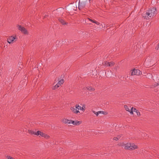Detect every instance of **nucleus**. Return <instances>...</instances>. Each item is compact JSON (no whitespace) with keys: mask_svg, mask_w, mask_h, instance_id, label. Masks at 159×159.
Here are the masks:
<instances>
[{"mask_svg":"<svg viewBox=\"0 0 159 159\" xmlns=\"http://www.w3.org/2000/svg\"><path fill=\"white\" fill-rule=\"evenodd\" d=\"M58 20L63 25H66L67 24L65 21L62 18H59L58 19Z\"/></svg>","mask_w":159,"mask_h":159,"instance_id":"nucleus-16","label":"nucleus"},{"mask_svg":"<svg viewBox=\"0 0 159 159\" xmlns=\"http://www.w3.org/2000/svg\"><path fill=\"white\" fill-rule=\"evenodd\" d=\"M137 146L134 144H130V150H133L137 149Z\"/></svg>","mask_w":159,"mask_h":159,"instance_id":"nucleus-14","label":"nucleus"},{"mask_svg":"<svg viewBox=\"0 0 159 159\" xmlns=\"http://www.w3.org/2000/svg\"><path fill=\"white\" fill-rule=\"evenodd\" d=\"M98 112L99 113V114L102 113L105 115H106L107 114V113L106 112H105V111H98Z\"/></svg>","mask_w":159,"mask_h":159,"instance_id":"nucleus-22","label":"nucleus"},{"mask_svg":"<svg viewBox=\"0 0 159 159\" xmlns=\"http://www.w3.org/2000/svg\"><path fill=\"white\" fill-rule=\"evenodd\" d=\"M57 11H55V12H57Z\"/></svg>","mask_w":159,"mask_h":159,"instance_id":"nucleus-30","label":"nucleus"},{"mask_svg":"<svg viewBox=\"0 0 159 159\" xmlns=\"http://www.w3.org/2000/svg\"><path fill=\"white\" fill-rule=\"evenodd\" d=\"M141 74V71L138 69H134L131 72L132 75H139Z\"/></svg>","mask_w":159,"mask_h":159,"instance_id":"nucleus-7","label":"nucleus"},{"mask_svg":"<svg viewBox=\"0 0 159 159\" xmlns=\"http://www.w3.org/2000/svg\"><path fill=\"white\" fill-rule=\"evenodd\" d=\"M99 114V112H98V111L97 112H96L95 114L97 116H98Z\"/></svg>","mask_w":159,"mask_h":159,"instance_id":"nucleus-27","label":"nucleus"},{"mask_svg":"<svg viewBox=\"0 0 159 159\" xmlns=\"http://www.w3.org/2000/svg\"><path fill=\"white\" fill-rule=\"evenodd\" d=\"M93 112L94 114H96V112H95V111H93Z\"/></svg>","mask_w":159,"mask_h":159,"instance_id":"nucleus-28","label":"nucleus"},{"mask_svg":"<svg viewBox=\"0 0 159 159\" xmlns=\"http://www.w3.org/2000/svg\"><path fill=\"white\" fill-rule=\"evenodd\" d=\"M86 109L85 106V105H83L82 107H81V111H82L83 112H84Z\"/></svg>","mask_w":159,"mask_h":159,"instance_id":"nucleus-21","label":"nucleus"},{"mask_svg":"<svg viewBox=\"0 0 159 159\" xmlns=\"http://www.w3.org/2000/svg\"><path fill=\"white\" fill-rule=\"evenodd\" d=\"M64 82V80L63 79L61 80L57 84L53 86L52 88V89L55 90L57 89Z\"/></svg>","mask_w":159,"mask_h":159,"instance_id":"nucleus-4","label":"nucleus"},{"mask_svg":"<svg viewBox=\"0 0 159 159\" xmlns=\"http://www.w3.org/2000/svg\"><path fill=\"white\" fill-rule=\"evenodd\" d=\"M28 132L31 134H34L37 136L39 135L40 131H36V130H29Z\"/></svg>","mask_w":159,"mask_h":159,"instance_id":"nucleus-6","label":"nucleus"},{"mask_svg":"<svg viewBox=\"0 0 159 159\" xmlns=\"http://www.w3.org/2000/svg\"><path fill=\"white\" fill-rule=\"evenodd\" d=\"M133 112L135 111V112H137L138 111L135 108H134V107H133Z\"/></svg>","mask_w":159,"mask_h":159,"instance_id":"nucleus-25","label":"nucleus"},{"mask_svg":"<svg viewBox=\"0 0 159 159\" xmlns=\"http://www.w3.org/2000/svg\"><path fill=\"white\" fill-rule=\"evenodd\" d=\"M71 120H69L67 119H63L62 120V122L65 124H70L71 123Z\"/></svg>","mask_w":159,"mask_h":159,"instance_id":"nucleus-12","label":"nucleus"},{"mask_svg":"<svg viewBox=\"0 0 159 159\" xmlns=\"http://www.w3.org/2000/svg\"><path fill=\"white\" fill-rule=\"evenodd\" d=\"M75 106L76 108L77 109V110L78 111L79 110H81V107L79 105L76 104L75 105Z\"/></svg>","mask_w":159,"mask_h":159,"instance_id":"nucleus-19","label":"nucleus"},{"mask_svg":"<svg viewBox=\"0 0 159 159\" xmlns=\"http://www.w3.org/2000/svg\"><path fill=\"white\" fill-rule=\"evenodd\" d=\"M82 123L81 121H78L77 120H71V123L74 125H79Z\"/></svg>","mask_w":159,"mask_h":159,"instance_id":"nucleus-11","label":"nucleus"},{"mask_svg":"<svg viewBox=\"0 0 159 159\" xmlns=\"http://www.w3.org/2000/svg\"><path fill=\"white\" fill-rule=\"evenodd\" d=\"M121 135H118L116 137H114L113 138V139L116 141L118 140L120 138Z\"/></svg>","mask_w":159,"mask_h":159,"instance_id":"nucleus-20","label":"nucleus"},{"mask_svg":"<svg viewBox=\"0 0 159 159\" xmlns=\"http://www.w3.org/2000/svg\"><path fill=\"white\" fill-rule=\"evenodd\" d=\"M88 20H89L91 22H92L93 23H94L96 24V25H99L100 24V23L96 21L95 20H92V19H91L89 18H88Z\"/></svg>","mask_w":159,"mask_h":159,"instance_id":"nucleus-15","label":"nucleus"},{"mask_svg":"<svg viewBox=\"0 0 159 159\" xmlns=\"http://www.w3.org/2000/svg\"><path fill=\"white\" fill-rule=\"evenodd\" d=\"M16 39V36L15 35L11 36L7 39V41L10 44L13 42Z\"/></svg>","mask_w":159,"mask_h":159,"instance_id":"nucleus-8","label":"nucleus"},{"mask_svg":"<svg viewBox=\"0 0 159 159\" xmlns=\"http://www.w3.org/2000/svg\"><path fill=\"white\" fill-rule=\"evenodd\" d=\"M16 27L22 33L25 34H28V32L27 30L24 27L18 25H17Z\"/></svg>","mask_w":159,"mask_h":159,"instance_id":"nucleus-3","label":"nucleus"},{"mask_svg":"<svg viewBox=\"0 0 159 159\" xmlns=\"http://www.w3.org/2000/svg\"><path fill=\"white\" fill-rule=\"evenodd\" d=\"M88 0H80L79 2L78 8L81 10L84 8L87 4Z\"/></svg>","mask_w":159,"mask_h":159,"instance_id":"nucleus-2","label":"nucleus"},{"mask_svg":"<svg viewBox=\"0 0 159 159\" xmlns=\"http://www.w3.org/2000/svg\"><path fill=\"white\" fill-rule=\"evenodd\" d=\"M40 136L44 137L46 138H48L49 137V136L46 134L43 133L41 132L40 131V133H39V135Z\"/></svg>","mask_w":159,"mask_h":159,"instance_id":"nucleus-13","label":"nucleus"},{"mask_svg":"<svg viewBox=\"0 0 159 159\" xmlns=\"http://www.w3.org/2000/svg\"><path fill=\"white\" fill-rule=\"evenodd\" d=\"M6 157L7 159H14L13 157L9 156H7Z\"/></svg>","mask_w":159,"mask_h":159,"instance_id":"nucleus-23","label":"nucleus"},{"mask_svg":"<svg viewBox=\"0 0 159 159\" xmlns=\"http://www.w3.org/2000/svg\"><path fill=\"white\" fill-rule=\"evenodd\" d=\"M110 73L111 74H112V73L111 71H110Z\"/></svg>","mask_w":159,"mask_h":159,"instance_id":"nucleus-29","label":"nucleus"},{"mask_svg":"<svg viewBox=\"0 0 159 159\" xmlns=\"http://www.w3.org/2000/svg\"><path fill=\"white\" fill-rule=\"evenodd\" d=\"M102 65L106 66H112L114 65V62L112 61L109 62L107 61H105L102 63Z\"/></svg>","mask_w":159,"mask_h":159,"instance_id":"nucleus-5","label":"nucleus"},{"mask_svg":"<svg viewBox=\"0 0 159 159\" xmlns=\"http://www.w3.org/2000/svg\"><path fill=\"white\" fill-rule=\"evenodd\" d=\"M70 110L71 111L74 113L78 114L80 113V111H79L77 110V109L76 108V106L75 107H72L70 108Z\"/></svg>","mask_w":159,"mask_h":159,"instance_id":"nucleus-9","label":"nucleus"},{"mask_svg":"<svg viewBox=\"0 0 159 159\" xmlns=\"http://www.w3.org/2000/svg\"><path fill=\"white\" fill-rule=\"evenodd\" d=\"M124 108L126 111L129 112L130 113V114H133V107H129L128 106H127L125 105Z\"/></svg>","mask_w":159,"mask_h":159,"instance_id":"nucleus-10","label":"nucleus"},{"mask_svg":"<svg viewBox=\"0 0 159 159\" xmlns=\"http://www.w3.org/2000/svg\"><path fill=\"white\" fill-rule=\"evenodd\" d=\"M159 86V83H157L156 84H155L153 85V86L154 87H157V86Z\"/></svg>","mask_w":159,"mask_h":159,"instance_id":"nucleus-24","label":"nucleus"},{"mask_svg":"<svg viewBox=\"0 0 159 159\" xmlns=\"http://www.w3.org/2000/svg\"><path fill=\"white\" fill-rule=\"evenodd\" d=\"M86 88L88 90L90 91H93L95 90L94 89L92 88L90 86L87 87H86Z\"/></svg>","mask_w":159,"mask_h":159,"instance_id":"nucleus-18","label":"nucleus"},{"mask_svg":"<svg viewBox=\"0 0 159 159\" xmlns=\"http://www.w3.org/2000/svg\"><path fill=\"white\" fill-rule=\"evenodd\" d=\"M137 113V115L138 116H140V113L139 112V111H137V112H136Z\"/></svg>","mask_w":159,"mask_h":159,"instance_id":"nucleus-26","label":"nucleus"},{"mask_svg":"<svg viewBox=\"0 0 159 159\" xmlns=\"http://www.w3.org/2000/svg\"><path fill=\"white\" fill-rule=\"evenodd\" d=\"M130 144L127 143L125 145V149L130 150Z\"/></svg>","mask_w":159,"mask_h":159,"instance_id":"nucleus-17","label":"nucleus"},{"mask_svg":"<svg viewBox=\"0 0 159 159\" xmlns=\"http://www.w3.org/2000/svg\"><path fill=\"white\" fill-rule=\"evenodd\" d=\"M157 9L155 7L149 9L146 12L142 13V16L145 19L149 20L156 13Z\"/></svg>","mask_w":159,"mask_h":159,"instance_id":"nucleus-1","label":"nucleus"}]
</instances>
